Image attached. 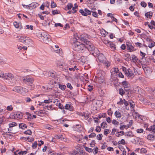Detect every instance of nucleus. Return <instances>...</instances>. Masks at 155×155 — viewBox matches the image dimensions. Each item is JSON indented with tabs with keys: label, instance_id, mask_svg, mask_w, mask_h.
I'll return each mask as SVG.
<instances>
[{
	"label": "nucleus",
	"instance_id": "7c9ffc66",
	"mask_svg": "<svg viewBox=\"0 0 155 155\" xmlns=\"http://www.w3.org/2000/svg\"><path fill=\"white\" fill-rule=\"evenodd\" d=\"M73 153L75 155H80L83 152L81 151H78L74 150L73 151Z\"/></svg>",
	"mask_w": 155,
	"mask_h": 155
},
{
	"label": "nucleus",
	"instance_id": "2f4dec72",
	"mask_svg": "<svg viewBox=\"0 0 155 155\" xmlns=\"http://www.w3.org/2000/svg\"><path fill=\"white\" fill-rule=\"evenodd\" d=\"M73 6V5L71 3H68L67 5L66 6L67 9H66V10H69L71 9Z\"/></svg>",
	"mask_w": 155,
	"mask_h": 155
},
{
	"label": "nucleus",
	"instance_id": "72a5a7b5",
	"mask_svg": "<svg viewBox=\"0 0 155 155\" xmlns=\"http://www.w3.org/2000/svg\"><path fill=\"white\" fill-rule=\"evenodd\" d=\"M154 138H155V136H154L152 134H149L147 137V139L150 140Z\"/></svg>",
	"mask_w": 155,
	"mask_h": 155
},
{
	"label": "nucleus",
	"instance_id": "1a4fd4ad",
	"mask_svg": "<svg viewBox=\"0 0 155 155\" xmlns=\"http://www.w3.org/2000/svg\"><path fill=\"white\" fill-rule=\"evenodd\" d=\"M79 12L82 15L85 16H87L88 15H90L91 14V11L87 8L83 9H80Z\"/></svg>",
	"mask_w": 155,
	"mask_h": 155
},
{
	"label": "nucleus",
	"instance_id": "864d4df0",
	"mask_svg": "<svg viewBox=\"0 0 155 155\" xmlns=\"http://www.w3.org/2000/svg\"><path fill=\"white\" fill-rule=\"evenodd\" d=\"M112 123L115 125H117L119 124V122L116 120L114 119L112 120Z\"/></svg>",
	"mask_w": 155,
	"mask_h": 155
},
{
	"label": "nucleus",
	"instance_id": "4468645a",
	"mask_svg": "<svg viewBox=\"0 0 155 155\" xmlns=\"http://www.w3.org/2000/svg\"><path fill=\"white\" fill-rule=\"evenodd\" d=\"M88 141V137L87 135H86L85 136H82V137H81L78 140L79 142L85 144H87L86 142Z\"/></svg>",
	"mask_w": 155,
	"mask_h": 155
},
{
	"label": "nucleus",
	"instance_id": "f03ea898",
	"mask_svg": "<svg viewBox=\"0 0 155 155\" xmlns=\"http://www.w3.org/2000/svg\"><path fill=\"white\" fill-rule=\"evenodd\" d=\"M38 36L39 39L42 42L47 44L51 41L49 35L46 33L39 32L38 33Z\"/></svg>",
	"mask_w": 155,
	"mask_h": 155
},
{
	"label": "nucleus",
	"instance_id": "423d86ee",
	"mask_svg": "<svg viewBox=\"0 0 155 155\" xmlns=\"http://www.w3.org/2000/svg\"><path fill=\"white\" fill-rule=\"evenodd\" d=\"M73 128L74 130L78 132H81L84 129V127L79 124H76L75 125H74Z\"/></svg>",
	"mask_w": 155,
	"mask_h": 155
},
{
	"label": "nucleus",
	"instance_id": "6e6552de",
	"mask_svg": "<svg viewBox=\"0 0 155 155\" xmlns=\"http://www.w3.org/2000/svg\"><path fill=\"white\" fill-rule=\"evenodd\" d=\"M84 148L87 151L89 152H93L94 154H96L97 153L98 148L97 147H94L93 146H91V147L93 148H89L86 147L85 146H84Z\"/></svg>",
	"mask_w": 155,
	"mask_h": 155
},
{
	"label": "nucleus",
	"instance_id": "9b49d317",
	"mask_svg": "<svg viewBox=\"0 0 155 155\" xmlns=\"http://www.w3.org/2000/svg\"><path fill=\"white\" fill-rule=\"evenodd\" d=\"M126 45L127 47V49L130 52H132L137 50L132 45V43L130 41H127L126 42Z\"/></svg>",
	"mask_w": 155,
	"mask_h": 155
},
{
	"label": "nucleus",
	"instance_id": "5fc2aeb1",
	"mask_svg": "<svg viewBox=\"0 0 155 155\" xmlns=\"http://www.w3.org/2000/svg\"><path fill=\"white\" fill-rule=\"evenodd\" d=\"M60 12H58L57 10H54L52 11V14L53 15H54L56 14H59Z\"/></svg>",
	"mask_w": 155,
	"mask_h": 155
},
{
	"label": "nucleus",
	"instance_id": "bb28decb",
	"mask_svg": "<svg viewBox=\"0 0 155 155\" xmlns=\"http://www.w3.org/2000/svg\"><path fill=\"white\" fill-rule=\"evenodd\" d=\"M82 116H84L85 118H86L87 119H88L90 117L91 114L88 112L87 113L84 112L83 113Z\"/></svg>",
	"mask_w": 155,
	"mask_h": 155
},
{
	"label": "nucleus",
	"instance_id": "0e129e2a",
	"mask_svg": "<svg viewBox=\"0 0 155 155\" xmlns=\"http://www.w3.org/2000/svg\"><path fill=\"white\" fill-rule=\"evenodd\" d=\"M4 121V117H0V127L2 124L3 122Z\"/></svg>",
	"mask_w": 155,
	"mask_h": 155
},
{
	"label": "nucleus",
	"instance_id": "37998d69",
	"mask_svg": "<svg viewBox=\"0 0 155 155\" xmlns=\"http://www.w3.org/2000/svg\"><path fill=\"white\" fill-rule=\"evenodd\" d=\"M149 15H150V14H149V13H147V12H146L145 13V16L146 17V19L147 20H148V18H150V19L151 18V17H150V16H149Z\"/></svg>",
	"mask_w": 155,
	"mask_h": 155
},
{
	"label": "nucleus",
	"instance_id": "f8f14e48",
	"mask_svg": "<svg viewBox=\"0 0 155 155\" xmlns=\"http://www.w3.org/2000/svg\"><path fill=\"white\" fill-rule=\"evenodd\" d=\"M94 57H97V59L101 63H103L105 58L104 54L102 53H100L99 51V54H98L97 55H95Z\"/></svg>",
	"mask_w": 155,
	"mask_h": 155
},
{
	"label": "nucleus",
	"instance_id": "5701e85b",
	"mask_svg": "<svg viewBox=\"0 0 155 155\" xmlns=\"http://www.w3.org/2000/svg\"><path fill=\"white\" fill-rule=\"evenodd\" d=\"M147 129H148L149 131H152L153 132L155 133V125H153V126H151L150 128H146V130Z\"/></svg>",
	"mask_w": 155,
	"mask_h": 155
},
{
	"label": "nucleus",
	"instance_id": "4d7b16f0",
	"mask_svg": "<svg viewBox=\"0 0 155 155\" xmlns=\"http://www.w3.org/2000/svg\"><path fill=\"white\" fill-rule=\"evenodd\" d=\"M113 113V112L111 111V108H110L109 109H108V111H107V114H108L110 116H112V114Z\"/></svg>",
	"mask_w": 155,
	"mask_h": 155
},
{
	"label": "nucleus",
	"instance_id": "a211bd4d",
	"mask_svg": "<svg viewBox=\"0 0 155 155\" xmlns=\"http://www.w3.org/2000/svg\"><path fill=\"white\" fill-rule=\"evenodd\" d=\"M64 108L66 110H68L71 111H73L74 110V108L71 104H66L64 106Z\"/></svg>",
	"mask_w": 155,
	"mask_h": 155
},
{
	"label": "nucleus",
	"instance_id": "c85d7f7f",
	"mask_svg": "<svg viewBox=\"0 0 155 155\" xmlns=\"http://www.w3.org/2000/svg\"><path fill=\"white\" fill-rule=\"evenodd\" d=\"M59 88L62 91H64L66 87V85H65L61 84H58Z\"/></svg>",
	"mask_w": 155,
	"mask_h": 155
},
{
	"label": "nucleus",
	"instance_id": "b1692460",
	"mask_svg": "<svg viewBox=\"0 0 155 155\" xmlns=\"http://www.w3.org/2000/svg\"><path fill=\"white\" fill-rule=\"evenodd\" d=\"M124 57L126 58L125 60L127 61H129L131 60L130 54H129L127 53L125 54Z\"/></svg>",
	"mask_w": 155,
	"mask_h": 155
},
{
	"label": "nucleus",
	"instance_id": "bf43d9fd",
	"mask_svg": "<svg viewBox=\"0 0 155 155\" xmlns=\"http://www.w3.org/2000/svg\"><path fill=\"white\" fill-rule=\"evenodd\" d=\"M44 114L43 112V111L42 110H39V111H37V115L38 116H41V114Z\"/></svg>",
	"mask_w": 155,
	"mask_h": 155
},
{
	"label": "nucleus",
	"instance_id": "cd10ccee",
	"mask_svg": "<svg viewBox=\"0 0 155 155\" xmlns=\"http://www.w3.org/2000/svg\"><path fill=\"white\" fill-rule=\"evenodd\" d=\"M114 115L117 118H120L121 117V114L118 111H116L114 113Z\"/></svg>",
	"mask_w": 155,
	"mask_h": 155
},
{
	"label": "nucleus",
	"instance_id": "338daca9",
	"mask_svg": "<svg viewBox=\"0 0 155 155\" xmlns=\"http://www.w3.org/2000/svg\"><path fill=\"white\" fill-rule=\"evenodd\" d=\"M67 87L68 88H69L71 90L73 89L72 86L71 85V84L69 83H68L67 84Z\"/></svg>",
	"mask_w": 155,
	"mask_h": 155
},
{
	"label": "nucleus",
	"instance_id": "a19ab883",
	"mask_svg": "<svg viewBox=\"0 0 155 155\" xmlns=\"http://www.w3.org/2000/svg\"><path fill=\"white\" fill-rule=\"evenodd\" d=\"M13 24L15 27L16 28H18L19 27V23L17 21H15L13 23Z\"/></svg>",
	"mask_w": 155,
	"mask_h": 155
},
{
	"label": "nucleus",
	"instance_id": "7ed1b4c3",
	"mask_svg": "<svg viewBox=\"0 0 155 155\" xmlns=\"http://www.w3.org/2000/svg\"><path fill=\"white\" fill-rule=\"evenodd\" d=\"M73 49L79 52H83L84 51L85 44H83L78 41L75 42L73 45Z\"/></svg>",
	"mask_w": 155,
	"mask_h": 155
},
{
	"label": "nucleus",
	"instance_id": "6e6d98bb",
	"mask_svg": "<svg viewBox=\"0 0 155 155\" xmlns=\"http://www.w3.org/2000/svg\"><path fill=\"white\" fill-rule=\"evenodd\" d=\"M96 136V134L94 133H92L88 136L89 138L94 137Z\"/></svg>",
	"mask_w": 155,
	"mask_h": 155
},
{
	"label": "nucleus",
	"instance_id": "680f3d73",
	"mask_svg": "<svg viewBox=\"0 0 155 155\" xmlns=\"http://www.w3.org/2000/svg\"><path fill=\"white\" fill-rule=\"evenodd\" d=\"M27 152L26 151L20 152L18 153V155H21V154H25Z\"/></svg>",
	"mask_w": 155,
	"mask_h": 155
},
{
	"label": "nucleus",
	"instance_id": "8fccbe9b",
	"mask_svg": "<svg viewBox=\"0 0 155 155\" xmlns=\"http://www.w3.org/2000/svg\"><path fill=\"white\" fill-rule=\"evenodd\" d=\"M101 128L99 126H98L96 127V129L95 130L96 132H99L101 131Z\"/></svg>",
	"mask_w": 155,
	"mask_h": 155
},
{
	"label": "nucleus",
	"instance_id": "052dcab7",
	"mask_svg": "<svg viewBox=\"0 0 155 155\" xmlns=\"http://www.w3.org/2000/svg\"><path fill=\"white\" fill-rule=\"evenodd\" d=\"M92 15L96 18L98 17V14L97 12H93L92 11Z\"/></svg>",
	"mask_w": 155,
	"mask_h": 155
},
{
	"label": "nucleus",
	"instance_id": "49530a36",
	"mask_svg": "<svg viewBox=\"0 0 155 155\" xmlns=\"http://www.w3.org/2000/svg\"><path fill=\"white\" fill-rule=\"evenodd\" d=\"M54 26L56 27H57L58 26H59L60 27H63V25L60 23H57L55 24Z\"/></svg>",
	"mask_w": 155,
	"mask_h": 155
},
{
	"label": "nucleus",
	"instance_id": "4c0bfd02",
	"mask_svg": "<svg viewBox=\"0 0 155 155\" xmlns=\"http://www.w3.org/2000/svg\"><path fill=\"white\" fill-rule=\"evenodd\" d=\"M24 134H26L31 135L32 134V132L30 130H28L24 132Z\"/></svg>",
	"mask_w": 155,
	"mask_h": 155
},
{
	"label": "nucleus",
	"instance_id": "412c9836",
	"mask_svg": "<svg viewBox=\"0 0 155 155\" xmlns=\"http://www.w3.org/2000/svg\"><path fill=\"white\" fill-rule=\"evenodd\" d=\"M108 46L110 47L113 50L116 49V45L113 42L111 41L109 44Z\"/></svg>",
	"mask_w": 155,
	"mask_h": 155
},
{
	"label": "nucleus",
	"instance_id": "a18cd8bd",
	"mask_svg": "<svg viewBox=\"0 0 155 155\" xmlns=\"http://www.w3.org/2000/svg\"><path fill=\"white\" fill-rule=\"evenodd\" d=\"M103 137L102 134H100L97 136V139L99 140H101L102 139V138Z\"/></svg>",
	"mask_w": 155,
	"mask_h": 155
},
{
	"label": "nucleus",
	"instance_id": "f704fd0d",
	"mask_svg": "<svg viewBox=\"0 0 155 155\" xmlns=\"http://www.w3.org/2000/svg\"><path fill=\"white\" fill-rule=\"evenodd\" d=\"M132 132L131 131H129L127 132H126L125 133V136H129L130 137H133L134 136V135L133 134H132Z\"/></svg>",
	"mask_w": 155,
	"mask_h": 155
},
{
	"label": "nucleus",
	"instance_id": "c03bdc74",
	"mask_svg": "<svg viewBox=\"0 0 155 155\" xmlns=\"http://www.w3.org/2000/svg\"><path fill=\"white\" fill-rule=\"evenodd\" d=\"M152 42L153 43L149 44L148 45V47L150 48H151L155 45V42L153 41Z\"/></svg>",
	"mask_w": 155,
	"mask_h": 155
},
{
	"label": "nucleus",
	"instance_id": "20e7f679",
	"mask_svg": "<svg viewBox=\"0 0 155 155\" xmlns=\"http://www.w3.org/2000/svg\"><path fill=\"white\" fill-rule=\"evenodd\" d=\"M0 77L8 80L9 81L11 82H12V80L14 78V75L11 73L2 74H0Z\"/></svg>",
	"mask_w": 155,
	"mask_h": 155
},
{
	"label": "nucleus",
	"instance_id": "de8ad7c7",
	"mask_svg": "<svg viewBox=\"0 0 155 155\" xmlns=\"http://www.w3.org/2000/svg\"><path fill=\"white\" fill-rule=\"evenodd\" d=\"M140 5L144 8H145L147 6V4L144 2L143 1L140 3Z\"/></svg>",
	"mask_w": 155,
	"mask_h": 155
},
{
	"label": "nucleus",
	"instance_id": "39448f33",
	"mask_svg": "<svg viewBox=\"0 0 155 155\" xmlns=\"http://www.w3.org/2000/svg\"><path fill=\"white\" fill-rule=\"evenodd\" d=\"M21 80L24 83L26 84L27 83L30 84L33 83L34 79L28 75L23 77Z\"/></svg>",
	"mask_w": 155,
	"mask_h": 155
},
{
	"label": "nucleus",
	"instance_id": "e2e57ef3",
	"mask_svg": "<svg viewBox=\"0 0 155 155\" xmlns=\"http://www.w3.org/2000/svg\"><path fill=\"white\" fill-rule=\"evenodd\" d=\"M20 139L22 140H25V141H27V140H29V137H21Z\"/></svg>",
	"mask_w": 155,
	"mask_h": 155
},
{
	"label": "nucleus",
	"instance_id": "4be33fe9",
	"mask_svg": "<svg viewBox=\"0 0 155 155\" xmlns=\"http://www.w3.org/2000/svg\"><path fill=\"white\" fill-rule=\"evenodd\" d=\"M17 38H18V40L19 41L22 42L24 43L25 40V37L19 35L18 36H17Z\"/></svg>",
	"mask_w": 155,
	"mask_h": 155
},
{
	"label": "nucleus",
	"instance_id": "774afa93",
	"mask_svg": "<svg viewBox=\"0 0 155 155\" xmlns=\"http://www.w3.org/2000/svg\"><path fill=\"white\" fill-rule=\"evenodd\" d=\"M143 131V129H138L137 130V132L138 133H142Z\"/></svg>",
	"mask_w": 155,
	"mask_h": 155
},
{
	"label": "nucleus",
	"instance_id": "c756f323",
	"mask_svg": "<svg viewBox=\"0 0 155 155\" xmlns=\"http://www.w3.org/2000/svg\"><path fill=\"white\" fill-rule=\"evenodd\" d=\"M118 91L119 94L121 96H123L125 93L124 90L122 88H120L118 90Z\"/></svg>",
	"mask_w": 155,
	"mask_h": 155
},
{
	"label": "nucleus",
	"instance_id": "79ce46f5",
	"mask_svg": "<svg viewBox=\"0 0 155 155\" xmlns=\"http://www.w3.org/2000/svg\"><path fill=\"white\" fill-rule=\"evenodd\" d=\"M51 8H53L57 7V5L55 2L54 1H52L51 3Z\"/></svg>",
	"mask_w": 155,
	"mask_h": 155
},
{
	"label": "nucleus",
	"instance_id": "13d9d810",
	"mask_svg": "<svg viewBox=\"0 0 155 155\" xmlns=\"http://www.w3.org/2000/svg\"><path fill=\"white\" fill-rule=\"evenodd\" d=\"M5 88V86H3L0 84V91H4Z\"/></svg>",
	"mask_w": 155,
	"mask_h": 155
},
{
	"label": "nucleus",
	"instance_id": "9d476101",
	"mask_svg": "<svg viewBox=\"0 0 155 155\" xmlns=\"http://www.w3.org/2000/svg\"><path fill=\"white\" fill-rule=\"evenodd\" d=\"M24 43V44L28 47L32 46L33 44V41L30 38L28 37H25V38Z\"/></svg>",
	"mask_w": 155,
	"mask_h": 155
},
{
	"label": "nucleus",
	"instance_id": "0eeeda50",
	"mask_svg": "<svg viewBox=\"0 0 155 155\" xmlns=\"http://www.w3.org/2000/svg\"><path fill=\"white\" fill-rule=\"evenodd\" d=\"M120 84L122 85V87H124V91L127 92L129 90L130 87L129 86L128 82L126 81H124L121 82H119Z\"/></svg>",
	"mask_w": 155,
	"mask_h": 155
},
{
	"label": "nucleus",
	"instance_id": "69168bd1",
	"mask_svg": "<svg viewBox=\"0 0 155 155\" xmlns=\"http://www.w3.org/2000/svg\"><path fill=\"white\" fill-rule=\"evenodd\" d=\"M107 125L106 123L103 122L101 124V126L103 128H105V127Z\"/></svg>",
	"mask_w": 155,
	"mask_h": 155
},
{
	"label": "nucleus",
	"instance_id": "f3484780",
	"mask_svg": "<svg viewBox=\"0 0 155 155\" xmlns=\"http://www.w3.org/2000/svg\"><path fill=\"white\" fill-rule=\"evenodd\" d=\"M57 66L59 67L60 68V70L61 71H64L66 72H68V69H66L63 68V64L62 63L59 62L57 64Z\"/></svg>",
	"mask_w": 155,
	"mask_h": 155
},
{
	"label": "nucleus",
	"instance_id": "aec40b11",
	"mask_svg": "<svg viewBox=\"0 0 155 155\" xmlns=\"http://www.w3.org/2000/svg\"><path fill=\"white\" fill-rule=\"evenodd\" d=\"M22 88H23L21 87L16 86L13 88V91L15 92L19 93L21 92V90Z\"/></svg>",
	"mask_w": 155,
	"mask_h": 155
},
{
	"label": "nucleus",
	"instance_id": "ea45409f",
	"mask_svg": "<svg viewBox=\"0 0 155 155\" xmlns=\"http://www.w3.org/2000/svg\"><path fill=\"white\" fill-rule=\"evenodd\" d=\"M110 130L109 129H105L104 131V134L107 136V135L110 133Z\"/></svg>",
	"mask_w": 155,
	"mask_h": 155
},
{
	"label": "nucleus",
	"instance_id": "f257e3e1",
	"mask_svg": "<svg viewBox=\"0 0 155 155\" xmlns=\"http://www.w3.org/2000/svg\"><path fill=\"white\" fill-rule=\"evenodd\" d=\"M80 38L81 40L85 44V48L87 49L91 54L94 56L97 55L99 54V51L98 49L94 46L91 42L88 41L85 38L82 37L81 35L80 36Z\"/></svg>",
	"mask_w": 155,
	"mask_h": 155
},
{
	"label": "nucleus",
	"instance_id": "603ef678",
	"mask_svg": "<svg viewBox=\"0 0 155 155\" xmlns=\"http://www.w3.org/2000/svg\"><path fill=\"white\" fill-rule=\"evenodd\" d=\"M58 107L59 109L62 110L64 108V106L61 104L59 103L58 104Z\"/></svg>",
	"mask_w": 155,
	"mask_h": 155
},
{
	"label": "nucleus",
	"instance_id": "6ab92c4d",
	"mask_svg": "<svg viewBox=\"0 0 155 155\" xmlns=\"http://www.w3.org/2000/svg\"><path fill=\"white\" fill-rule=\"evenodd\" d=\"M81 55L80 53L74 54L73 55V58L74 59V61L79 60L81 58Z\"/></svg>",
	"mask_w": 155,
	"mask_h": 155
},
{
	"label": "nucleus",
	"instance_id": "58836bf2",
	"mask_svg": "<svg viewBox=\"0 0 155 155\" xmlns=\"http://www.w3.org/2000/svg\"><path fill=\"white\" fill-rule=\"evenodd\" d=\"M120 144L124 145L125 144V140L124 139H122L121 140L119 141L118 142V145H119Z\"/></svg>",
	"mask_w": 155,
	"mask_h": 155
},
{
	"label": "nucleus",
	"instance_id": "e433bc0d",
	"mask_svg": "<svg viewBox=\"0 0 155 155\" xmlns=\"http://www.w3.org/2000/svg\"><path fill=\"white\" fill-rule=\"evenodd\" d=\"M86 58L84 56H81V58L80 59V61L83 63L85 62Z\"/></svg>",
	"mask_w": 155,
	"mask_h": 155
},
{
	"label": "nucleus",
	"instance_id": "09e8293b",
	"mask_svg": "<svg viewBox=\"0 0 155 155\" xmlns=\"http://www.w3.org/2000/svg\"><path fill=\"white\" fill-rule=\"evenodd\" d=\"M7 110L8 111H12L13 109V107L12 105L8 106L7 107Z\"/></svg>",
	"mask_w": 155,
	"mask_h": 155
},
{
	"label": "nucleus",
	"instance_id": "473e14b6",
	"mask_svg": "<svg viewBox=\"0 0 155 155\" xmlns=\"http://www.w3.org/2000/svg\"><path fill=\"white\" fill-rule=\"evenodd\" d=\"M17 123L15 122H12V123H10L9 124V127H12L14 126H17Z\"/></svg>",
	"mask_w": 155,
	"mask_h": 155
},
{
	"label": "nucleus",
	"instance_id": "3c124183",
	"mask_svg": "<svg viewBox=\"0 0 155 155\" xmlns=\"http://www.w3.org/2000/svg\"><path fill=\"white\" fill-rule=\"evenodd\" d=\"M55 137L57 139H61V140H62V139L63 137V135H56L55 136Z\"/></svg>",
	"mask_w": 155,
	"mask_h": 155
},
{
	"label": "nucleus",
	"instance_id": "a878e982",
	"mask_svg": "<svg viewBox=\"0 0 155 155\" xmlns=\"http://www.w3.org/2000/svg\"><path fill=\"white\" fill-rule=\"evenodd\" d=\"M19 127L20 128H21L22 129H24L25 128H27V126L26 125V124L22 123L20 124Z\"/></svg>",
	"mask_w": 155,
	"mask_h": 155
},
{
	"label": "nucleus",
	"instance_id": "ddd939ff",
	"mask_svg": "<svg viewBox=\"0 0 155 155\" xmlns=\"http://www.w3.org/2000/svg\"><path fill=\"white\" fill-rule=\"evenodd\" d=\"M125 74L128 78H130L131 79L133 78L135 76L132 70L130 69H127V71L125 73Z\"/></svg>",
	"mask_w": 155,
	"mask_h": 155
},
{
	"label": "nucleus",
	"instance_id": "393cba45",
	"mask_svg": "<svg viewBox=\"0 0 155 155\" xmlns=\"http://www.w3.org/2000/svg\"><path fill=\"white\" fill-rule=\"evenodd\" d=\"M132 61L133 62L135 63L138 60L137 57L134 54H132L131 55Z\"/></svg>",
	"mask_w": 155,
	"mask_h": 155
},
{
	"label": "nucleus",
	"instance_id": "dca6fc26",
	"mask_svg": "<svg viewBox=\"0 0 155 155\" xmlns=\"http://www.w3.org/2000/svg\"><path fill=\"white\" fill-rule=\"evenodd\" d=\"M38 4V3L36 2H34L31 3V4L26 5V6L29 8V9H31L36 8L37 7Z\"/></svg>",
	"mask_w": 155,
	"mask_h": 155
},
{
	"label": "nucleus",
	"instance_id": "c9c22d12",
	"mask_svg": "<svg viewBox=\"0 0 155 155\" xmlns=\"http://www.w3.org/2000/svg\"><path fill=\"white\" fill-rule=\"evenodd\" d=\"M54 121H57L58 124H61L64 121V119H63V118H61L58 120H55Z\"/></svg>",
	"mask_w": 155,
	"mask_h": 155
},
{
	"label": "nucleus",
	"instance_id": "2eb2a0df",
	"mask_svg": "<svg viewBox=\"0 0 155 155\" xmlns=\"http://www.w3.org/2000/svg\"><path fill=\"white\" fill-rule=\"evenodd\" d=\"M133 122V121L132 120H130L129 122V124H128L127 125H123L122 126H120V130H124V128H126V129H127L132 125Z\"/></svg>",
	"mask_w": 155,
	"mask_h": 155
}]
</instances>
